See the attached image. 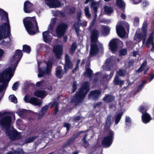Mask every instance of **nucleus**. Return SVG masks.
I'll return each mask as SVG.
<instances>
[{
  "label": "nucleus",
  "mask_w": 154,
  "mask_h": 154,
  "mask_svg": "<svg viewBox=\"0 0 154 154\" xmlns=\"http://www.w3.org/2000/svg\"><path fill=\"white\" fill-rule=\"evenodd\" d=\"M22 56L21 50H17L11 60V67L8 68L0 73V92L4 91L7 87L8 83L13 76L15 69Z\"/></svg>",
  "instance_id": "f257e3e1"
},
{
  "label": "nucleus",
  "mask_w": 154,
  "mask_h": 154,
  "mask_svg": "<svg viewBox=\"0 0 154 154\" xmlns=\"http://www.w3.org/2000/svg\"><path fill=\"white\" fill-rule=\"evenodd\" d=\"M11 122V118L9 116H2L0 112V126L2 128L6 129V132L11 140H15L20 138V134L14 130L10 131L9 128Z\"/></svg>",
  "instance_id": "f03ea898"
},
{
  "label": "nucleus",
  "mask_w": 154,
  "mask_h": 154,
  "mask_svg": "<svg viewBox=\"0 0 154 154\" xmlns=\"http://www.w3.org/2000/svg\"><path fill=\"white\" fill-rule=\"evenodd\" d=\"M10 32L7 14L0 9V40L8 36Z\"/></svg>",
  "instance_id": "7ed1b4c3"
},
{
  "label": "nucleus",
  "mask_w": 154,
  "mask_h": 154,
  "mask_svg": "<svg viewBox=\"0 0 154 154\" xmlns=\"http://www.w3.org/2000/svg\"><path fill=\"white\" fill-rule=\"evenodd\" d=\"M99 32L96 29L93 30L91 32V50L90 55L93 56L97 54L99 51L103 49V45L98 41V37Z\"/></svg>",
  "instance_id": "20e7f679"
},
{
  "label": "nucleus",
  "mask_w": 154,
  "mask_h": 154,
  "mask_svg": "<svg viewBox=\"0 0 154 154\" xmlns=\"http://www.w3.org/2000/svg\"><path fill=\"white\" fill-rule=\"evenodd\" d=\"M23 22L25 27L29 34H35L38 31L37 23L34 17H27L23 20Z\"/></svg>",
  "instance_id": "39448f33"
},
{
  "label": "nucleus",
  "mask_w": 154,
  "mask_h": 154,
  "mask_svg": "<svg viewBox=\"0 0 154 154\" xmlns=\"http://www.w3.org/2000/svg\"><path fill=\"white\" fill-rule=\"evenodd\" d=\"M89 90L88 83V82L84 83L79 91L76 93L75 96L73 97L72 102L75 103L76 104L81 102Z\"/></svg>",
  "instance_id": "423d86ee"
},
{
  "label": "nucleus",
  "mask_w": 154,
  "mask_h": 154,
  "mask_svg": "<svg viewBox=\"0 0 154 154\" xmlns=\"http://www.w3.org/2000/svg\"><path fill=\"white\" fill-rule=\"evenodd\" d=\"M147 22L144 21L142 28V32H140L138 30L137 31L134 37V40L139 42L143 39V42H144L147 33Z\"/></svg>",
  "instance_id": "0eeeda50"
},
{
  "label": "nucleus",
  "mask_w": 154,
  "mask_h": 154,
  "mask_svg": "<svg viewBox=\"0 0 154 154\" xmlns=\"http://www.w3.org/2000/svg\"><path fill=\"white\" fill-rule=\"evenodd\" d=\"M113 134V133L112 131H109L108 135L105 137L103 140L102 143L103 146L107 147L111 145L112 143Z\"/></svg>",
  "instance_id": "6e6552de"
},
{
  "label": "nucleus",
  "mask_w": 154,
  "mask_h": 154,
  "mask_svg": "<svg viewBox=\"0 0 154 154\" xmlns=\"http://www.w3.org/2000/svg\"><path fill=\"white\" fill-rule=\"evenodd\" d=\"M53 29H52V27L51 28H48V30L43 32L42 35L44 40L45 42L48 44H50L52 38V35Z\"/></svg>",
  "instance_id": "1a4fd4ad"
},
{
  "label": "nucleus",
  "mask_w": 154,
  "mask_h": 154,
  "mask_svg": "<svg viewBox=\"0 0 154 154\" xmlns=\"http://www.w3.org/2000/svg\"><path fill=\"white\" fill-rule=\"evenodd\" d=\"M140 111L142 113V119L143 122L145 124L149 122L151 119L150 116L146 112H145L146 110L143 106H140Z\"/></svg>",
  "instance_id": "9d476101"
},
{
  "label": "nucleus",
  "mask_w": 154,
  "mask_h": 154,
  "mask_svg": "<svg viewBox=\"0 0 154 154\" xmlns=\"http://www.w3.org/2000/svg\"><path fill=\"white\" fill-rule=\"evenodd\" d=\"M67 27V26L65 24L62 23L59 24L56 30L57 36L60 37L63 36L65 33Z\"/></svg>",
  "instance_id": "9b49d317"
},
{
  "label": "nucleus",
  "mask_w": 154,
  "mask_h": 154,
  "mask_svg": "<svg viewBox=\"0 0 154 154\" xmlns=\"http://www.w3.org/2000/svg\"><path fill=\"white\" fill-rule=\"evenodd\" d=\"M52 63L53 62L50 60H48V62L46 63V64L47 67L46 72L43 71L42 69L39 68V73L38 74V77H41L45 75L46 73L47 74H49L51 71V69L52 67Z\"/></svg>",
  "instance_id": "f8f14e48"
},
{
  "label": "nucleus",
  "mask_w": 154,
  "mask_h": 154,
  "mask_svg": "<svg viewBox=\"0 0 154 154\" xmlns=\"http://www.w3.org/2000/svg\"><path fill=\"white\" fill-rule=\"evenodd\" d=\"M119 44L122 45V42L117 39H113L111 40L109 43V48L113 53H114L117 50V45Z\"/></svg>",
  "instance_id": "ddd939ff"
},
{
  "label": "nucleus",
  "mask_w": 154,
  "mask_h": 154,
  "mask_svg": "<svg viewBox=\"0 0 154 154\" xmlns=\"http://www.w3.org/2000/svg\"><path fill=\"white\" fill-rule=\"evenodd\" d=\"M45 2L50 8H57L62 5L58 0H45Z\"/></svg>",
  "instance_id": "4468645a"
},
{
  "label": "nucleus",
  "mask_w": 154,
  "mask_h": 154,
  "mask_svg": "<svg viewBox=\"0 0 154 154\" xmlns=\"http://www.w3.org/2000/svg\"><path fill=\"white\" fill-rule=\"evenodd\" d=\"M114 57L112 56L109 59H107L105 64L103 66V68L104 70H110L112 69L113 66V63Z\"/></svg>",
  "instance_id": "2eb2a0df"
},
{
  "label": "nucleus",
  "mask_w": 154,
  "mask_h": 154,
  "mask_svg": "<svg viewBox=\"0 0 154 154\" xmlns=\"http://www.w3.org/2000/svg\"><path fill=\"white\" fill-rule=\"evenodd\" d=\"M25 102L30 103L32 104L35 105H39L42 103L41 101L39 99L36 97H32L29 99L26 96L24 98Z\"/></svg>",
  "instance_id": "dca6fc26"
},
{
  "label": "nucleus",
  "mask_w": 154,
  "mask_h": 154,
  "mask_svg": "<svg viewBox=\"0 0 154 154\" xmlns=\"http://www.w3.org/2000/svg\"><path fill=\"white\" fill-rule=\"evenodd\" d=\"M53 51L56 58H59L62 54V47L60 45H56L54 47Z\"/></svg>",
  "instance_id": "f3484780"
},
{
  "label": "nucleus",
  "mask_w": 154,
  "mask_h": 154,
  "mask_svg": "<svg viewBox=\"0 0 154 154\" xmlns=\"http://www.w3.org/2000/svg\"><path fill=\"white\" fill-rule=\"evenodd\" d=\"M65 63L64 65L65 72H66L70 68L73 67V64L69 59V57L67 54H66L65 57Z\"/></svg>",
  "instance_id": "a211bd4d"
},
{
  "label": "nucleus",
  "mask_w": 154,
  "mask_h": 154,
  "mask_svg": "<svg viewBox=\"0 0 154 154\" xmlns=\"http://www.w3.org/2000/svg\"><path fill=\"white\" fill-rule=\"evenodd\" d=\"M81 13L80 12H79L77 14V17L78 20V22L76 23H75L73 26L75 29L77 35L78 36V32H79V24L82 26L83 27H84L86 26L87 24V23L86 22L85 23H82L81 22L79 21V19L81 17Z\"/></svg>",
  "instance_id": "6ab92c4d"
},
{
  "label": "nucleus",
  "mask_w": 154,
  "mask_h": 154,
  "mask_svg": "<svg viewBox=\"0 0 154 154\" xmlns=\"http://www.w3.org/2000/svg\"><path fill=\"white\" fill-rule=\"evenodd\" d=\"M32 4L29 1H26L24 5V10L26 13H30L33 11Z\"/></svg>",
  "instance_id": "aec40b11"
},
{
  "label": "nucleus",
  "mask_w": 154,
  "mask_h": 154,
  "mask_svg": "<svg viewBox=\"0 0 154 154\" xmlns=\"http://www.w3.org/2000/svg\"><path fill=\"white\" fill-rule=\"evenodd\" d=\"M154 37V29L149 35L146 42V46L148 47L149 45L151 44L152 45V48H151L152 50H154V44L153 42Z\"/></svg>",
  "instance_id": "412c9836"
},
{
  "label": "nucleus",
  "mask_w": 154,
  "mask_h": 154,
  "mask_svg": "<svg viewBox=\"0 0 154 154\" xmlns=\"http://www.w3.org/2000/svg\"><path fill=\"white\" fill-rule=\"evenodd\" d=\"M116 31L118 35L121 38H123L125 37V32L123 27L121 26H118L116 27Z\"/></svg>",
  "instance_id": "4be33fe9"
},
{
  "label": "nucleus",
  "mask_w": 154,
  "mask_h": 154,
  "mask_svg": "<svg viewBox=\"0 0 154 154\" xmlns=\"http://www.w3.org/2000/svg\"><path fill=\"white\" fill-rule=\"evenodd\" d=\"M100 94V92L98 90H95L91 92L89 98L94 100L97 98Z\"/></svg>",
  "instance_id": "5701e85b"
},
{
  "label": "nucleus",
  "mask_w": 154,
  "mask_h": 154,
  "mask_svg": "<svg viewBox=\"0 0 154 154\" xmlns=\"http://www.w3.org/2000/svg\"><path fill=\"white\" fill-rule=\"evenodd\" d=\"M34 95L39 98H43L47 95V93L43 91L37 90L34 92Z\"/></svg>",
  "instance_id": "b1692460"
},
{
  "label": "nucleus",
  "mask_w": 154,
  "mask_h": 154,
  "mask_svg": "<svg viewBox=\"0 0 154 154\" xmlns=\"http://www.w3.org/2000/svg\"><path fill=\"white\" fill-rule=\"evenodd\" d=\"M98 5V4L96 2H92L91 4V7L93 8L94 11V19H95V20L97 17V11Z\"/></svg>",
  "instance_id": "393cba45"
},
{
  "label": "nucleus",
  "mask_w": 154,
  "mask_h": 154,
  "mask_svg": "<svg viewBox=\"0 0 154 154\" xmlns=\"http://www.w3.org/2000/svg\"><path fill=\"white\" fill-rule=\"evenodd\" d=\"M113 82L116 85L121 86H122L124 83L123 81L119 79V77L117 75L115 77Z\"/></svg>",
  "instance_id": "a878e982"
},
{
  "label": "nucleus",
  "mask_w": 154,
  "mask_h": 154,
  "mask_svg": "<svg viewBox=\"0 0 154 154\" xmlns=\"http://www.w3.org/2000/svg\"><path fill=\"white\" fill-rule=\"evenodd\" d=\"M62 69L61 67L58 66L56 69V74L57 77L59 78H61L63 75L62 72Z\"/></svg>",
  "instance_id": "bb28decb"
},
{
  "label": "nucleus",
  "mask_w": 154,
  "mask_h": 154,
  "mask_svg": "<svg viewBox=\"0 0 154 154\" xmlns=\"http://www.w3.org/2000/svg\"><path fill=\"white\" fill-rule=\"evenodd\" d=\"M28 114L29 111L25 109L21 110L18 113V114L20 115V117L23 118H24L25 117L28 115Z\"/></svg>",
  "instance_id": "cd10ccee"
},
{
  "label": "nucleus",
  "mask_w": 154,
  "mask_h": 154,
  "mask_svg": "<svg viewBox=\"0 0 154 154\" xmlns=\"http://www.w3.org/2000/svg\"><path fill=\"white\" fill-rule=\"evenodd\" d=\"M116 4L120 8L123 9L125 8V4L122 0H117Z\"/></svg>",
  "instance_id": "c85d7f7f"
},
{
  "label": "nucleus",
  "mask_w": 154,
  "mask_h": 154,
  "mask_svg": "<svg viewBox=\"0 0 154 154\" xmlns=\"http://www.w3.org/2000/svg\"><path fill=\"white\" fill-rule=\"evenodd\" d=\"M114 97L112 96L106 95L103 99V100L106 103L110 102L113 100Z\"/></svg>",
  "instance_id": "c756f323"
},
{
  "label": "nucleus",
  "mask_w": 154,
  "mask_h": 154,
  "mask_svg": "<svg viewBox=\"0 0 154 154\" xmlns=\"http://www.w3.org/2000/svg\"><path fill=\"white\" fill-rule=\"evenodd\" d=\"M123 112H119L115 115V122L116 124H117L119 122L121 119Z\"/></svg>",
  "instance_id": "7c9ffc66"
},
{
  "label": "nucleus",
  "mask_w": 154,
  "mask_h": 154,
  "mask_svg": "<svg viewBox=\"0 0 154 154\" xmlns=\"http://www.w3.org/2000/svg\"><path fill=\"white\" fill-rule=\"evenodd\" d=\"M92 73V71L90 69L86 68V72L84 73V75L85 76H87L90 78Z\"/></svg>",
  "instance_id": "2f4dec72"
},
{
  "label": "nucleus",
  "mask_w": 154,
  "mask_h": 154,
  "mask_svg": "<svg viewBox=\"0 0 154 154\" xmlns=\"http://www.w3.org/2000/svg\"><path fill=\"white\" fill-rule=\"evenodd\" d=\"M105 12L107 14H109L113 12V10L110 7L106 6L104 7Z\"/></svg>",
  "instance_id": "473e14b6"
},
{
  "label": "nucleus",
  "mask_w": 154,
  "mask_h": 154,
  "mask_svg": "<svg viewBox=\"0 0 154 154\" xmlns=\"http://www.w3.org/2000/svg\"><path fill=\"white\" fill-rule=\"evenodd\" d=\"M147 64V62L146 61H144L140 68L138 69L137 71L141 72L143 70H145L146 68V66Z\"/></svg>",
  "instance_id": "72a5a7b5"
},
{
  "label": "nucleus",
  "mask_w": 154,
  "mask_h": 154,
  "mask_svg": "<svg viewBox=\"0 0 154 154\" xmlns=\"http://www.w3.org/2000/svg\"><path fill=\"white\" fill-rule=\"evenodd\" d=\"M23 50L24 52H26L28 54H29L31 51V48L29 45H24L23 46Z\"/></svg>",
  "instance_id": "f704fd0d"
},
{
  "label": "nucleus",
  "mask_w": 154,
  "mask_h": 154,
  "mask_svg": "<svg viewBox=\"0 0 154 154\" xmlns=\"http://www.w3.org/2000/svg\"><path fill=\"white\" fill-rule=\"evenodd\" d=\"M48 108V106H44L40 112V114L39 116V117L40 118V116H42L44 114L46 113L47 109Z\"/></svg>",
  "instance_id": "c9c22d12"
},
{
  "label": "nucleus",
  "mask_w": 154,
  "mask_h": 154,
  "mask_svg": "<svg viewBox=\"0 0 154 154\" xmlns=\"http://www.w3.org/2000/svg\"><path fill=\"white\" fill-rule=\"evenodd\" d=\"M111 116L109 115L107 117V119L106 122V124L105 125L106 127H109L111 125Z\"/></svg>",
  "instance_id": "e433bc0d"
},
{
  "label": "nucleus",
  "mask_w": 154,
  "mask_h": 154,
  "mask_svg": "<svg viewBox=\"0 0 154 154\" xmlns=\"http://www.w3.org/2000/svg\"><path fill=\"white\" fill-rule=\"evenodd\" d=\"M9 98L11 101L16 103L17 102V99L14 95H10Z\"/></svg>",
  "instance_id": "4c0bfd02"
},
{
  "label": "nucleus",
  "mask_w": 154,
  "mask_h": 154,
  "mask_svg": "<svg viewBox=\"0 0 154 154\" xmlns=\"http://www.w3.org/2000/svg\"><path fill=\"white\" fill-rule=\"evenodd\" d=\"M103 34L104 35H107L109 33L110 29L107 26H103Z\"/></svg>",
  "instance_id": "58836bf2"
},
{
  "label": "nucleus",
  "mask_w": 154,
  "mask_h": 154,
  "mask_svg": "<svg viewBox=\"0 0 154 154\" xmlns=\"http://www.w3.org/2000/svg\"><path fill=\"white\" fill-rule=\"evenodd\" d=\"M86 17L88 18L91 17V14L90 13L89 8L88 7H85L84 9Z\"/></svg>",
  "instance_id": "ea45409f"
},
{
  "label": "nucleus",
  "mask_w": 154,
  "mask_h": 154,
  "mask_svg": "<svg viewBox=\"0 0 154 154\" xmlns=\"http://www.w3.org/2000/svg\"><path fill=\"white\" fill-rule=\"evenodd\" d=\"M55 105L56 107L53 113L54 114H56L58 111V107L57 105L56 102H54L52 103V106H50V108H51L53 106Z\"/></svg>",
  "instance_id": "a19ab883"
},
{
  "label": "nucleus",
  "mask_w": 154,
  "mask_h": 154,
  "mask_svg": "<svg viewBox=\"0 0 154 154\" xmlns=\"http://www.w3.org/2000/svg\"><path fill=\"white\" fill-rule=\"evenodd\" d=\"M76 44L75 43H73L72 45V47L70 49V52L71 53H73L75 51L76 48Z\"/></svg>",
  "instance_id": "79ce46f5"
},
{
  "label": "nucleus",
  "mask_w": 154,
  "mask_h": 154,
  "mask_svg": "<svg viewBox=\"0 0 154 154\" xmlns=\"http://www.w3.org/2000/svg\"><path fill=\"white\" fill-rule=\"evenodd\" d=\"M11 41V39L9 38H7L5 39L2 42V44L3 45H6L7 43H9Z\"/></svg>",
  "instance_id": "37998d69"
},
{
  "label": "nucleus",
  "mask_w": 154,
  "mask_h": 154,
  "mask_svg": "<svg viewBox=\"0 0 154 154\" xmlns=\"http://www.w3.org/2000/svg\"><path fill=\"white\" fill-rule=\"evenodd\" d=\"M35 137H30L26 139L25 140V142L26 143L32 142L35 139Z\"/></svg>",
  "instance_id": "c03bdc74"
},
{
  "label": "nucleus",
  "mask_w": 154,
  "mask_h": 154,
  "mask_svg": "<svg viewBox=\"0 0 154 154\" xmlns=\"http://www.w3.org/2000/svg\"><path fill=\"white\" fill-rule=\"evenodd\" d=\"M117 73L120 76H123L126 74V71L124 70H120Z\"/></svg>",
  "instance_id": "a18cd8bd"
},
{
  "label": "nucleus",
  "mask_w": 154,
  "mask_h": 154,
  "mask_svg": "<svg viewBox=\"0 0 154 154\" xmlns=\"http://www.w3.org/2000/svg\"><path fill=\"white\" fill-rule=\"evenodd\" d=\"M134 61L133 60H130L129 62L128 63V65L127 66L125 65L126 68H130L131 66H133L134 65Z\"/></svg>",
  "instance_id": "49530a36"
},
{
  "label": "nucleus",
  "mask_w": 154,
  "mask_h": 154,
  "mask_svg": "<svg viewBox=\"0 0 154 154\" xmlns=\"http://www.w3.org/2000/svg\"><path fill=\"white\" fill-rule=\"evenodd\" d=\"M119 53L121 55H125L127 54V51L125 49H122L119 51Z\"/></svg>",
  "instance_id": "de8ad7c7"
},
{
  "label": "nucleus",
  "mask_w": 154,
  "mask_h": 154,
  "mask_svg": "<svg viewBox=\"0 0 154 154\" xmlns=\"http://www.w3.org/2000/svg\"><path fill=\"white\" fill-rule=\"evenodd\" d=\"M19 85V83L17 82L14 83L12 86L13 90L14 91L17 90V89Z\"/></svg>",
  "instance_id": "09e8293b"
},
{
  "label": "nucleus",
  "mask_w": 154,
  "mask_h": 154,
  "mask_svg": "<svg viewBox=\"0 0 154 154\" xmlns=\"http://www.w3.org/2000/svg\"><path fill=\"white\" fill-rule=\"evenodd\" d=\"M56 21V19L55 18L52 19L51 20V24H50L48 27L51 28V26L52 27V29H53V26L54 24L55 23Z\"/></svg>",
  "instance_id": "8fccbe9b"
},
{
  "label": "nucleus",
  "mask_w": 154,
  "mask_h": 154,
  "mask_svg": "<svg viewBox=\"0 0 154 154\" xmlns=\"http://www.w3.org/2000/svg\"><path fill=\"white\" fill-rule=\"evenodd\" d=\"M44 84V81H41L37 82L36 84V86L37 87H40L41 86H43Z\"/></svg>",
  "instance_id": "3c124183"
},
{
  "label": "nucleus",
  "mask_w": 154,
  "mask_h": 154,
  "mask_svg": "<svg viewBox=\"0 0 154 154\" xmlns=\"http://www.w3.org/2000/svg\"><path fill=\"white\" fill-rule=\"evenodd\" d=\"M72 86L73 88L72 92H74L76 90L77 87V83L75 81L73 82Z\"/></svg>",
  "instance_id": "603ef678"
},
{
  "label": "nucleus",
  "mask_w": 154,
  "mask_h": 154,
  "mask_svg": "<svg viewBox=\"0 0 154 154\" xmlns=\"http://www.w3.org/2000/svg\"><path fill=\"white\" fill-rule=\"evenodd\" d=\"M139 19L138 17H135L134 19V24L135 26H137L139 23Z\"/></svg>",
  "instance_id": "864d4df0"
},
{
  "label": "nucleus",
  "mask_w": 154,
  "mask_h": 154,
  "mask_svg": "<svg viewBox=\"0 0 154 154\" xmlns=\"http://www.w3.org/2000/svg\"><path fill=\"white\" fill-rule=\"evenodd\" d=\"M87 135H85L84 137L82 139V140L83 142L85 144V146H87L88 145V143H87V142L86 140V137H87Z\"/></svg>",
  "instance_id": "5fc2aeb1"
},
{
  "label": "nucleus",
  "mask_w": 154,
  "mask_h": 154,
  "mask_svg": "<svg viewBox=\"0 0 154 154\" xmlns=\"http://www.w3.org/2000/svg\"><path fill=\"white\" fill-rule=\"evenodd\" d=\"M149 5V3L146 0H144L143 2V5L144 7H146Z\"/></svg>",
  "instance_id": "6e6d98bb"
},
{
  "label": "nucleus",
  "mask_w": 154,
  "mask_h": 154,
  "mask_svg": "<svg viewBox=\"0 0 154 154\" xmlns=\"http://www.w3.org/2000/svg\"><path fill=\"white\" fill-rule=\"evenodd\" d=\"M17 153V154H23V150L21 149H18L16 151L15 153Z\"/></svg>",
  "instance_id": "4d7b16f0"
},
{
  "label": "nucleus",
  "mask_w": 154,
  "mask_h": 154,
  "mask_svg": "<svg viewBox=\"0 0 154 154\" xmlns=\"http://www.w3.org/2000/svg\"><path fill=\"white\" fill-rule=\"evenodd\" d=\"M146 83V81H143L142 83L139 86V87L138 88V90H139V89H141L142 88V87Z\"/></svg>",
  "instance_id": "13d9d810"
},
{
  "label": "nucleus",
  "mask_w": 154,
  "mask_h": 154,
  "mask_svg": "<svg viewBox=\"0 0 154 154\" xmlns=\"http://www.w3.org/2000/svg\"><path fill=\"white\" fill-rule=\"evenodd\" d=\"M125 122L127 123H130L131 122V119L128 116H126L125 119Z\"/></svg>",
  "instance_id": "bf43d9fd"
},
{
  "label": "nucleus",
  "mask_w": 154,
  "mask_h": 154,
  "mask_svg": "<svg viewBox=\"0 0 154 154\" xmlns=\"http://www.w3.org/2000/svg\"><path fill=\"white\" fill-rule=\"evenodd\" d=\"M134 4H138L139 3L141 0H131Z\"/></svg>",
  "instance_id": "052dcab7"
},
{
  "label": "nucleus",
  "mask_w": 154,
  "mask_h": 154,
  "mask_svg": "<svg viewBox=\"0 0 154 154\" xmlns=\"http://www.w3.org/2000/svg\"><path fill=\"white\" fill-rule=\"evenodd\" d=\"M70 125L68 123H65L64 125V127L66 128L67 130H68L69 129L70 127Z\"/></svg>",
  "instance_id": "680f3d73"
},
{
  "label": "nucleus",
  "mask_w": 154,
  "mask_h": 154,
  "mask_svg": "<svg viewBox=\"0 0 154 154\" xmlns=\"http://www.w3.org/2000/svg\"><path fill=\"white\" fill-rule=\"evenodd\" d=\"M95 21L96 20L95 19H94L93 21L91 22V23L90 24V27L91 28V27L94 25Z\"/></svg>",
  "instance_id": "e2e57ef3"
},
{
  "label": "nucleus",
  "mask_w": 154,
  "mask_h": 154,
  "mask_svg": "<svg viewBox=\"0 0 154 154\" xmlns=\"http://www.w3.org/2000/svg\"><path fill=\"white\" fill-rule=\"evenodd\" d=\"M154 78V74H151L150 75V78L149 79V82H150L151 80Z\"/></svg>",
  "instance_id": "0e129e2a"
},
{
  "label": "nucleus",
  "mask_w": 154,
  "mask_h": 154,
  "mask_svg": "<svg viewBox=\"0 0 154 154\" xmlns=\"http://www.w3.org/2000/svg\"><path fill=\"white\" fill-rule=\"evenodd\" d=\"M101 103H102L101 102H99L95 103L94 105V107H96L97 106L100 105L101 104Z\"/></svg>",
  "instance_id": "69168bd1"
},
{
  "label": "nucleus",
  "mask_w": 154,
  "mask_h": 154,
  "mask_svg": "<svg viewBox=\"0 0 154 154\" xmlns=\"http://www.w3.org/2000/svg\"><path fill=\"white\" fill-rule=\"evenodd\" d=\"M4 54V51L2 49H0V59L2 57Z\"/></svg>",
  "instance_id": "338daca9"
},
{
  "label": "nucleus",
  "mask_w": 154,
  "mask_h": 154,
  "mask_svg": "<svg viewBox=\"0 0 154 154\" xmlns=\"http://www.w3.org/2000/svg\"><path fill=\"white\" fill-rule=\"evenodd\" d=\"M70 10V12L71 13H74L75 11V9L74 8H71Z\"/></svg>",
  "instance_id": "774afa93"
}]
</instances>
